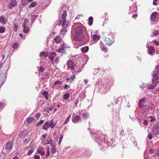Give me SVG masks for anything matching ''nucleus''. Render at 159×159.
Returning <instances> with one entry per match:
<instances>
[{
    "instance_id": "f257e3e1",
    "label": "nucleus",
    "mask_w": 159,
    "mask_h": 159,
    "mask_svg": "<svg viewBox=\"0 0 159 159\" xmlns=\"http://www.w3.org/2000/svg\"><path fill=\"white\" fill-rule=\"evenodd\" d=\"M83 30L82 27L78 26L75 29V34L73 35V39L79 42H82L84 39Z\"/></svg>"
},
{
    "instance_id": "f03ea898",
    "label": "nucleus",
    "mask_w": 159,
    "mask_h": 159,
    "mask_svg": "<svg viewBox=\"0 0 159 159\" xmlns=\"http://www.w3.org/2000/svg\"><path fill=\"white\" fill-rule=\"evenodd\" d=\"M105 36V42L106 45H110L114 41L113 34L111 32H106L104 34Z\"/></svg>"
},
{
    "instance_id": "7ed1b4c3",
    "label": "nucleus",
    "mask_w": 159,
    "mask_h": 159,
    "mask_svg": "<svg viewBox=\"0 0 159 159\" xmlns=\"http://www.w3.org/2000/svg\"><path fill=\"white\" fill-rule=\"evenodd\" d=\"M159 65H157L156 67V70H153L152 72L153 77L152 80V83L153 84H156L159 83Z\"/></svg>"
},
{
    "instance_id": "20e7f679",
    "label": "nucleus",
    "mask_w": 159,
    "mask_h": 159,
    "mask_svg": "<svg viewBox=\"0 0 159 159\" xmlns=\"http://www.w3.org/2000/svg\"><path fill=\"white\" fill-rule=\"evenodd\" d=\"M68 66L69 68L72 69L73 70V72H78L79 71L77 68V66L75 64L72 60H69L67 63Z\"/></svg>"
},
{
    "instance_id": "39448f33",
    "label": "nucleus",
    "mask_w": 159,
    "mask_h": 159,
    "mask_svg": "<svg viewBox=\"0 0 159 159\" xmlns=\"http://www.w3.org/2000/svg\"><path fill=\"white\" fill-rule=\"evenodd\" d=\"M98 85L99 88L102 90L104 89L106 92H107L110 89L109 86H107V85H105L104 83L101 80L98 82Z\"/></svg>"
},
{
    "instance_id": "423d86ee",
    "label": "nucleus",
    "mask_w": 159,
    "mask_h": 159,
    "mask_svg": "<svg viewBox=\"0 0 159 159\" xmlns=\"http://www.w3.org/2000/svg\"><path fill=\"white\" fill-rule=\"evenodd\" d=\"M151 20L152 21L159 20V13L157 12L152 13L151 16Z\"/></svg>"
},
{
    "instance_id": "0eeeda50",
    "label": "nucleus",
    "mask_w": 159,
    "mask_h": 159,
    "mask_svg": "<svg viewBox=\"0 0 159 159\" xmlns=\"http://www.w3.org/2000/svg\"><path fill=\"white\" fill-rule=\"evenodd\" d=\"M152 133L155 135L159 134V124H156L153 126Z\"/></svg>"
},
{
    "instance_id": "6e6552de",
    "label": "nucleus",
    "mask_w": 159,
    "mask_h": 159,
    "mask_svg": "<svg viewBox=\"0 0 159 159\" xmlns=\"http://www.w3.org/2000/svg\"><path fill=\"white\" fill-rule=\"evenodd\" d=\"M28 22V20L27 19H25L24 21L23 24V31L25 33H27L30 30V29L27 25Z\"/></svg>"
},
{
    "instance_id": "1a4fd4ad",
    "label": "nucleus",
    "mask_w": 159,
    "mask_h": 159,
    "mask_svg": "<svg viewBox=\"0 0 159 159\" xmlns=\"http://www.w3.org/2000/svg\"><path fill=\"white\" fill-rule=\"evenodd\" d=\"M146 47L148 49V53L152 55H154L155 53V49L152 46L148 47V44L146 45Z\"/></svg>"
},
{
    "instance_id": "9d476101",
    "label": "nucleus",
    "mask_w": 159,
    "mask_h": 159,
    "mask_svg": "<svg viewBox=\"0 0 159 159\" xmlns=\"http://www.w3.org/2000/svg\"><path fill=\"white\" fill-rule=\"evenodd\" d=\"M52 141V139L49 137H47L46 139H43L42 141L44 145H47L51 144Z\"/></svg>"
},
{
    "instance_id": "9b49d317",
    "label": "nucleus",
    "mask_w": 159,
    "mask_h": 159,
    "mask_svg": "<svg viewBox=\"0 0 159 159\" xmlns=\"http://www.w3.org/2000/svg\"><path fill=\"white\" fill-rule=\"evenodd\" d=\"M13 146V143L11 142H7L6 145V148L7 151L9 152Z\"/></svg>"
},
{
    "instance_id": "f8f14e48",
    "label": "nucleus",
    "mask_w": 159,
    "mask_h": 159,
    "mask_svg": "<svg viewBox=\"0 0 159 159\" xmlns=\"http://www.w3.org/2000/svg\"><path fill=\"white\" fill-rule=\"evenodd\" d=\"M67 12L66 11H64L62 14V19L63 20L62 26H64L66 25V18L67 16Z\"/></svg>"
},
{
    "instance_id": "ddd939ff",
    "label": "nucleus",
    "mask_w": 159,
    "mask_h": 159,
    "mask_svg": "<svg viewBox=\"0 0 159 159\" xmlns=\"http://www.w3.org/2000/svg\"><path fill=\"white\" fill-rule=\"evenodd\" d=\"M38 152L41 156H43L45 155L44 148L42 147H39L37 149Z\"/></svg>"
},
{
    "instance_id": "4468645a",
    "label": "nucleus",
    "mask_w": 159,
    "mask_h": 159,
    "mask_svg": "<svg viewBox=\"0 0 159 159\" xmlns=\"http://www.w3.org/2000/svg\"><path fill=\"white\" fill-rule=\"evenodd\" d=\"M16 4V0H11L9 4V8L11 9L13 7L15 6Z\"/></svg>"
},
{
    "instance_id": "2eb2a0df",
    "label": "nucleus",
    "mask_w": 159,
    "mask_h": 159,
    "mask_svg": "<svg viewBox=\"0 0 159 159\" xmlns=\"http://www.w3.org/2000/svg\"><path fill=\"white\" fill-rule=\"evenodd\" d=\"M48 53L47 51L45 52H42L40 53V56L41 59H43L48 56Z\"/></svg>"
},
{
    "instance_id": "dca6fc26",
    "label": "nucleus",
    "mask_w": 159,
    "mask_h": 159,
    "mask_svg": "<svg viewBox=\"0 0 159 159\" xmlns=\"http://www.w3.org/2000/svg\"><path fill=\"white\" fill-rule=\"evenodd\" d=\"M146 98H143L140 99L139 102L138 104L140 107H143L144 105L145 100Z\"/></svg>"
},
{
    "instance_id": "f3484780",
    "label": "nucleus",
    "mask_w": 159,
    "mask_h": 159,
    "mask_svg": "<svg viewBox=\"0 0 159 159\" xmlns=\"http://www.w3.org/2000/svg\"><path fill=\"white\" fill-rule=\"evenodd\" d=\"M80 120V116L77 115H76L72 119V121L74 123H77Z\"/></svg>"
},
{
    "instance_id": "a211bd4d",
    "label": "nucleus",
    "mask_w": 159,
    "mask_h": 159,
    "mask_svg": "<svg viewBox=\"0 0 159 159\" xmlns=\"http://www.w3.org/2000/svg\"><path fill=\"white\" fill-rule=\"evenodd\" d=\"M56 55V53L55 52H52L51 53L50 55H48V57L51 60V62L52 63L54 62L53 58Z\"/></svg>"
},
{
    "instance_id": "6ab92c4d",
    "label": "nucleus",
    "mask_w": 159,
    "mask_h": 159,
    "mask_svg": "<svg viewBox=\"0 0 159 159\" xmlns=\"http://www.w3.org/2000/svg\"><path fill=\"white\" fill-rule=\"evenodd\" d=\"M51 152L54 153L56 152L57 150L56 148L55 145L53 143H52L51 144Z\"/></svg>"
},
{
    "instance_id": "aec40b11",
    "label": "nucleus",
    "mask_w": 159,
    "mask_h": 159,
    "mask_svg": "<svg viewBox=\"0 0 159 159\" xmlns=\"http://www.w3.org/2000/svg\"><path fill=\"white\" fill-rule=\"evenodd\" d=\"M35 119L34 117H30L27 119L26 121L28 123H34L35 122Z\"/></svg>"
},
{
    "instance_id": "412c9836",
    "label": "nucleus",
    "mask_w": 159,
    "mask_h": 159,
    "mask_svg": "<svg viewBox=\"0 0 159 159\" xmlns=\"http://www.w3.org/2000/svg\"><path fill=\"white\" fill-rule=\"evenodd\" d=\"M7 22V20L3 16L0 17V23L3 25H5Z\"/></svg>"
},
{
    "instance_id": "4be33fe9",
    "label": "nucleus",
    "mask_w": 159,
    "mask_h": 159,
    "mask_svg": "<svg viewBox=\"0 0 159 159\" xmlns=\"http://www.w3.org/2000/svg\"><path fill=\"white\" fill-rule=\"evenodd\" d=\"M100 36L99 35L94 34L92 36V39L93 41L96 42L100 39Z\"/></svg>"
},
{
    "instance_id": "5701e85b",
    "label": "nucleus",
    "mask_w": 159,
    "mask_h": 159,
    "mask_svg": "<svg viewBox=\"0 0 159 159\" xmlns=\"http://www.w3.org/2000/svg\"><path fill=\"white\" fill-rule=\"evenodd\" d=\"M62 83V81L59 80H57L53 84L54 86H56L57 88H59V86Z\"/></svg>"
},
{
    "instance_id": "b1692460",
    "label": "nucleus",
    "mask_w": 159,
    "mask_h": 159,
    "mask_svg": "<svg viewBox=\"0 0 159 159\" xmlns=\"http://www.w3.org/2000/svg\"><path fill=\"white\" fill-rule=\"evenodd\" d=\"M54 40L55 41L56 43H61L62 41V39L59 36H56L54 38Z\"/></svg>"
},
{
    "instance_id": "393cba45",
    "label": "nucleus",
    "mask_w": 159,
    "mask_h": 159,
    "mask_svg": "<svg viewBox=\"0 0 159 159\" xmlns=\"http://www.w3.org/2000/svg\"><path fill=\"white\" fill-rule=\"evenodd\" d=\"M49 126L51 128L53 129L56 124V123L53 121V120H51L49 122Z\"/></svg>"
},
{
    "instance_id": "a878e982",
    "label": "nucleus",
    "mask_w": 159,
    "mask_h": 159,
    "mask_svg": "<svg viewBox=\"0 0 159 159\" xmlns=\"http://www.w3.org/2000/svg\"><path fill=\"white\" fill-rule=\"evenodd\" d=\"M93 18L92 16H90L89 17L88 20V24L89 26H91L93 23Z\"/></svg>"
},
{
    "instance_id": "bb28decb",
    "label": "nucleus",
    "mask_w": 159,
    "mask_h": 159,
    "mask_svg": "<svg viewBox=\"0 0 159 159\" xmlns=\"http://www.w3.org/2000/svg\"><path fill=\"white\" fill-rule=\"evenodd\" d=\"M89 50V47L88 46H85L82 47L81 48V51L82 52L86 53Z\"/></svg>"
},
{
    "instance_id": "cd10ccee",
    "label": "nucleus",
    "mask_w": 159,
    "mask_h": 159,
    "mask_svg": "<svg viewBox=\"0 0 159 159\" xmlns=\"http://www.w3.org/2000/svg\"><path fill=\"white\" fill-rule=\"evenodd\" d=\"M141 109L140 110V114L142 115H144L147 113L148 111L145 109L144 108L141 107Z\"/></svg>"
},
{
    "instance_id": "c85d7f7f",
    "label": "nucleus",
    "mask_w": 159,
    "mask_h": 159,
    "mask_svg": "<svg viewBox=\"0 0 159 159\" xmlns=\"http://www.w3.org/2000/svg\"><path fill=\"white\" fill-rule=\"evenodd\" d=\"M49 124V122H45L43 127V129H44L47 130L50 127L48 125Z\"/></svg>"
},
{
    "instance_id": "c756f323",
    "label": "nucleus",
    "mask_w": 159,
    "mask_h": 159,
    "mask_svg": "<svg viewBox=\"0 0 159 159\" xmlns=\"http://www.w3.org/2000/svg\"><path fill=\"white\" fill-rule=\"evenodd\" d=\"M64 48L65 47L64 45H62L59 47V49H57V51L58 52H62L63 50L64 49Z\"/></svg>"
},
{
    "instance_id": "7c9ffc66",
    "label": "nucleus",
    "mask_w": 159,
    "mask_h": 159,
    "mask_svg": "<svg viewBox=\"0 0 159 159\" xmlns=\"http://www.w3.org/2000/svg\"><path fill=\"white\" fill-rule=\"evenodd\" d=\"M82 115L83 116V118L84 119H86L89 117V113L88 112H86L83 114H81L80 115Z\"/></svg>"
},
{
    "instance_id": "2f4dec72",
    "label": "nucleus",
    "mask_w": 159,
    "mask_h": 159,
    "mask_svg": "<svg viewBox=\"0 0 159 159\" xmlns=\"http://www.w3.org/2000/svg\"><path fill=\"white\" fill-rule=\"evenodd\" d=\"M37 5V2H32L29 6V7H35Z\"/></svg>"
},
{
    "instance_id": "473e14b6",
    "label": "nucleus",
    "mask_w": 159,
    "mask_h": 159,
    "mask_svg": "<svg viewBox=\"0 0 159 159\" xmlns=\"http://www.w3.org/2000/svg\"><path fill=\"white\" fill-rule=\"evenodd\" d=\"M130 12H135L137 11V7L135 6H132L129 7Z\"/></svg>"
},
{
    "instance_id": "72a5a7b5",
    "label": "nucleus",
    "mask_w": 159,
    "mask_h": 159,
    "mask_svg": "<svg viewBox=\"0 0 159 159\" xmlns=\"http://www.w3.org/2000/svg\"><path fill=\"white\" fill-rule=\"evenodd\" d=\"M42 94L46 99H48V91H44Z\"/></svg>"
},
{
    "instance_id": "f704fd0d",
    "label": "nucleus",
    "mask_w": 159,
    "mask_h": 159,
    "mask_svg": "<svg viewBox=\"0 0 159 159\" xmlns=\"http://www.w3.org/2000/svg\"><path fill=\"white\" fill-rule=\"evenodd\" d=\"M152 34L153 35H152V36H156L157 35L159 34V30H154L152 32Z\"/></svg>"
},
{
    "instance_id": "c9c22d12",
    "label": "nucleus",
    "mask_w": 159,
    "mask_h": 159,
    "mask_svg": "<svg viewBox=\"0 0 159 159\" xmlns=\"http://www.w3.org/2000/svg\"><path fill=\"white\" fill-rule=\"evenodd\" d=\"M34 150V149L33 148H30L29 150V151L28 152L27 154L29 156H30L31 155V154L32 153V152H33Z\"/></svg>"
},
{
    "instance_id": "e433bc0d",
    "label": "nucleus",
    "mask_w": 159,
    "mask_h": 159,
    "mask_svg": "<svg viewBox=\"0 0 159 159\" xmlns=\"http://www.w3.org/2000/svg\"><path fill=\"white\" fill-rule=\"evenodd\" d=\"M6 29L5 27L0 26V33H3L5 32Z\"/></svg>"
},
{
    "instance_id": "4c0bfd02",
    "label": "nucleus",
    "mask_w": 159,
    "mask_h": 159,
    "mask_svg": "<svg viewBox=\"0 0 159 159\" xmlns=\"http://www.w3.org/2000/svg\"><path fill=\"white\" fill-rule=\"evenodd\" d=\"M70 96V94L69 93H65L63 96V98L65 100H67L69 98Z\"/></svg>"
},
{
    "instance_id": "58836bf2",
    "label": "nucleus",
    "mask_w": 159,
    "mask_h": 159,
    "mask_svg": "<svg viewBox=\"0 0 159 159\" xmlns=\"http://www.w3.org/2000/svg\"><path fill=\"white\" fill-rule=\"evenodd\" d=\"M18 44L17 43H15L12 44V47L14 49H16L18 48Z\"/></svg>"
},
{
    "instance_id": "ea45409f",
    "label": "nucleus",
    "mask_w": 159,
    "mask_h": 159,
    "mask_svg": "<svg viewBox=\"0 0 159 159\" xmlns=\"http://www.w3.org/2000/svg\"><path fill=\"white\" fill-rule=\"evenodd\" d=\"M28 0H22L21 3L22 5L25 6L27 3Z\"/></svg>"
},
{
    "instance_id": "a19ab883",
    "label": "nucleus",
    "mask_w": 159,
    "mask_h": 159,
    "mask_svg": "<svg viewBox=\"0 0 159 159\" xmlns=\"http://www.w3.org/2000/svg\"><path fill=\"white\" fill-rule=\"evenodd\" d=\"M67 31L66 29H62L61 31V34L62 35H64L67 32Z\"/></svg>"
},
{
    "instance_id": "79ce46f5",
    "label": "nucleus",
    "mask_w": 159,
    "mask_h": 159,
    "mask_svg": "<svg viewBox=\"0 0 159 159\" xmlns=\"http://www.w3.org/2000/svg\"><path fill=\"white\" fill-rule=\"evenodd\" d=\"M141 107L147 110L148 111V109H149V107L148 105H143V107Z\"/></svg>"
},
{
    "instance_id": "37998d69",
    "label": "nucleus",
    "mask_w": 159,
    "mask_h": 159,
    "mask_svg": "<svg viewBox=\"0 0 159 159\" xmlns=\"http://www.w3.org/2000/svg\"><path fill=\"white\" fill-rule=\"evenodd\" d=\"M70 117H71V115H69L68 117L66 119V121L64 123V124H67V123L70 120Z\"/></svg>"
},
{
    "instance_id": "c03bdc74",
    "label": "nucleus",
    "mask_w": 159,
    "mask_h": 159,
    "mask_svg": "<svg viewBox=\"0 0 159 159\" xmlns=\"http://www.w3.org/2000/svg\"><path fill=\"white\" fill-rule=\"evenodd\" d=\"M63 136L62 135H60V137L59 138V141L58 144L59 145H60L61 143V140L63 139Z\"/></svg>"
},
{
    "instance_id": "a18cd8bd",
    "label": "nucleus",
    "mask_w": 159,
    "mask_h": 159,
    "mask_svg": "<svg viewBox=\"0 0 159 159\" xmlns=\"http://www.w3.org/2000/svg\"><path fill=\"white\" fill-rule=\"evenodd\" d=\"M149 118L150 119V121L151 122H152L154 121L155 120V118L152 116H150Z\"/></svg>"
},
{
    "instance_id": "49530a36",
    "label": "nucleus",
    "mask_w": 159,
    "mask_h": 159,
    "mask_svg": "<svg viewBox=\"0 0 159 159\" xmlns=\"http://www.w3.org/2000/svg\"><path fill=\"white\" fill-rule=\"evenodd\" d=\"M156 86V85H149L148 86V88L149 89H153Z\"/></svg>"
},
{
    "instance_id": "de8ad7c7",
    "label": "nucleus",
    "mask_w": 159,
    "mask_h": 159,
    "mask_svg": "<svg viewBox=\"0 0 159 159\" xmlns=\"http://www.w3.org/2000/svg\"><path fill=\"white\" fill-rule=\"evenodd\" d=\"M47 134H43L42 135V137L41 138V139H42V140H43V139H46L47 138Z\"/></svg>"
},
{
    "instance_id": "09e8293b",
    "label": "nucleus",
    "mask_w": 159,
    "mask_h": 159,
    "mask_svg": "<svg viewBox=\"0 0 159 159\" xmlns=\"http://www.w3.org/2000/svg\"><path fill=\"white\" fill-rule=\"evenodd\" d=\"M154 44L157 46L159 45V42L156 40H154L152 41Z\"/></svg>"
},
{
    "instance_id": "8fccbe9b",
    "label": "nucleus",
    "mask_w": 159,
    "mask_h": 159,
    "mask_svg": "<svg viewBox=\"0 0 159 159\" xmlns=\"http://www.w3.org/2000/svg\"><path fill=\"white\" fill-rule=\"evenodd\" d=\"M44 70L45 69L44 67L42 66H40L39 67V71L40 72H43L44 71Z\"/></svg>"
},
{
    "instance_id": "3c124183",
    "label": "nucleus",
    "mask_w": 159,
    "mask_h": 159,
    "mask_svg": "<svg viewBox=\"0 0 159 159\" xmlns=\"http://www.w3.org/2000/svg\"><path fill=\"white\" fill-rule=\"evenodd\" d=\"M43 122L44 121L43 120H42L37 123V125L38 126H39L41 124H42Z\"/></svg>"
},
{
    "instance_id": "603ef678",
    "label": "nucleus",
    "mask_w": 159,
    "mask_h": 159,
    "mask_svg": "<svg viewBox=\"0 0 159 159\" xmlns=\"http://www.w3.org/2000/svg\"><path fill=\"white\" fill-rule=\"evenodd\" d=\"M156 151V150L155 149H151L149 151L150 153H154Z\"/></svg>"
},
{
    "instance_id": "864d4df0",
    "label": "nucleus",
    "mask_w": 159,
    "mask_h": 159,
    "mask_svg": "<svg viewBox=\"0 0 159 159\" xmlns=\"http://www.w3.org/2000/svg\"><path fill=\"white\" fill-rule=\"evenodd\" d=\"M147 86V84H143L140 86V88L143 89L145 88Z\"/></svg>"
},
{
    "instance_id": "5fc2aeb1",
    "label": "nucleus",
    "mask_w": 159,
    "mask_h": 159,
    "mask_svg": "<svg viewBox=\"0 0 159 159\" xmlns=\"http://www.w3.org/2000/svg\"><path fill=\"white\" fill-rule=\"evenodd\" d=\"M59 61V57H57L55 60V62L56 63H58Z\"/></svg>"
},
{
    "instance_id": "6e6d98bb",
    "label": "nucleus",
    "mask_w": 159,
    "mask_h": 159,
    "mask_svg": "<svg viewBox=\"0 0 159 159\" xmlns=\"http://www.w3.org/2000/svg\"><path fill=\"white\" fill-rule=\"evenodd\" d=\"M102 50L103 51L105 52H107L108 50L107 48L103 47L101 48Z\"/></svg>"
},
{
    "instance_id": "4d7b16f0",
    "label": "nucleus",
    "mask_w": 159,
    "mask_h": 159,
    "mask_svg": "<svg viewBox=\"0 0 159 159\" xmlns=\"http://www.w3.org/2000/svg\"><path fill=\"white\" fill-rule=\"evenodd\" d=\"M18 28V25H15L14 27V30L15 31H17Z\"/></svg>"
},
{
    "instance_id": "13d9d810",
    "label": "nucleus",
    "mask_w": 159,
    "mask_h": 159,
    "mask_svg": "<svg viewBox=\"0 0 159 159\" xmlns=\"http://www.w3.org/2000/svg\"><path fill=\"white\" fill-rule=\"evenodd\" d=\"M5 106L4 103H1L0 102V108H3Z\"/></svg>"
},
{
    "instance_id": "bf43d9fd",
    "label": "nucleus",
    "mask_w": 159,
    "mask_h": 159,
    "mask_svg": "<svg viewBox=\"0 0 159 159\" xmlns=\"http://www.w3.org/2000/svg\"><path fill=\"white\" fill-rule=\"evenodd\" d=\"M152 136H153L152 135L150 134H149L148 136V137L149 138V139L150 140L152 139Z\"/></svg>"
},
{
    "instance_id": "052dcab7",
    "label": "nucleus",
    "mask_w": 159,
    "mask_h": 159,
    "mask_svg": "<svg viewBox=\"0 0 159 159\" xmlns=\"http://www.w3.org/2000/svg\"><path fill=\"white\" fill-rule=\"evenodd\" d=\"M49 155H50V151H49V150L48 149L47 150L46 156V157H49Z\"/></svg>"
},
{
    "instance_id": "680f3d73",
    "label": "nucleus",
    "mask_w": 159,
    "mask_h": 159,
    "mask_svg": "<svg viewBox=\"0 0 159 159\" xmlns=\"http://www.w3.org/2000/svg\"><path fill=\"white\" fill-rule=\"evenodd\" d=\"M34 159H40V156L38 155H35L34 156Z\"/></svg>"
},
{
    "instance_id": "e2e57ef3",
    "label": "nucleus",
    "mask_w": 159,
    "mask_h": 159,
    "mask_svg": "<svg viewBox=\"0 0 159 159\" xmlns=\"http://www.w3.org/2000/svg\"><path fill=\"white\" fill-rule=\"evenodd\" d=\"M64 88L66 89H68L70 88V86L66 84L65 85Z\"/></svg>"
},
{
    "instance_id": "0e129e2a",
    "label": "nucleus",
    "mask_w": 159,
    "mask_h": 159,
    "mask_svg": "<svg viewBox=\"0 0 159 159\" xmlns=\"http://www.w3.org/2000/svg\"><path fill=\"white\" fill-rule=\"evenodd\" d=\"M78 102V99H75V101L74 104L76 106Z\"/></svg>"
},
{
    "instance_id": "69168bd1",
    "label": "nucleus",
    "mask_w": 159,
    "mask_h": 159,
    "mask_svg": "<svg viewBox=\"0 0 159 159\" xmlns=\"http://www.w3.org/2000/svg\"><path fill=\"white\" fill-rule=\"evenodd\" d=\"M19 36L21 37V38L23 39H25V36H23V35L22 34H19Z\"/></svg>"
},
{
    "instance_id": "338daca9",
    "label": "nucleus",
    "mask_w": 159,
    "mask_h": 159,
    "mask_svg": "<svg viewBox=\"0 0 159 159\" xmlns=\"http://www.w3.org/2000/svg\"><path fill=\"white\" fill-rule=\"evenodd\" d=\"M40 114L39 113H37L35 116L36 118H38L40 116Z\"/></svg>"
},
{
    "instance_id": "774afa93",
    "label": "nucleus",
    "mask_w": 159,
    "mask_h": 159,
    "mask_svg": "<svg viewBox=\"0 0 159 159\" xmlns=\"http://www.w3.org/2000/svg\"><path fill=\"white\" fill-rule=\"evenodd\" d=\"M148 122L146 120H145L143 122V124L146 125H148Z\"/></svg>"
}]
</instances>
